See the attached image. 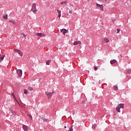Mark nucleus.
<instances>
[{
    "instance_id": "393cba45",
    "label": "nucleus",
    "mask_w": 131,
    "mask_h": 131,
    "mask_svg": "<svg viewBox=\"0 0 131 131\" xmlns=\"http://www.w3.org/2000/svg\"><path fill=\"white\" fill-rule=\"evenodd\" d=\"M28 90H29V91H32V90H33V89H32V87H29Z\"/></svg>"
},
{
    "instance_id": "f8f14e48",
    "label": "nucleus",
    "mask_w": 131,
    "mask_h": 131,
    "mask_svg": "<svg viewBox=\"0 0 131 131\" xmlns=\"http://www.w3.org/2000/svg\"><path fill=\"white\" fill-rule=\"evenodd\" d=\"M117 62V61H116V60H115V59L110 61L111 64H115V63H116Z\"/></svg>"
},
{
    "instance_id": "39448f33",
    "label": "nucleus",
    "mask_w": 131,
    "mask_h": 131,
    "mask_svg": "<svg viewBox=\"0 0 131 131\" xmlns=\"http://www.w3.org/2000/svg\"><path fill=\"white\" fill-rule=\"evenodd\" d=\"M17 74L19 77H21L22 76V70H17L16 71Z\"/></svg>"
},
{
    "instance_id": "cd10ccee",
    "label": "nucleus",
    "mask_w": 131,
    "mask_h": 131,
    "mask_svg": "<svg viewBox=\"0 0 131 131\" xmlns=\"http://www.w3.org/2000/svg\"><path fill=\"white\" fill-rule=\"evenodd\" d=\"M94 70H95V71H97V70H98V68H97V67H95L94 68Z\"/></svg>"
},
{
    "instance_id": "5701e85b",
    "label": "nucleus",
    "mask_w": 131,
    "mask_h": 131,
    "mask_svg": "<svg viewBox=\"0 0 131 131\" xmlns=\"http://www.w3.org/2000/svg\"><path fill=\"white\" fill-rule=\"evenodd\" d=\"M21 35H23L25 38H26V35L24 33H21Z\"/></svg>"
},
{
    "instance_id": "6e6552de",
    "label": "nucleus",
    "mask_w": 131,
    "mask_h": 131,
    "mask_svg": "<svg viewBox=\"0 0 131 131\" xmlns=\"http://www.w3.org/2000/svg\"><path fill=\"white\" fill-rule=\"evenodd\" d=\"M23 128L25 131H28V126H27L26 125H23Z\"/></svg>"
},
{
    "instance_id": "4be33fe9",
    "label": "nucleus",
    "mask_w": 131,
    "mask_h": 131,
    "mask_svg": "<svg viewBox=\"0 0 131 131\" xmlns=\"http://www.w3.org/2000/svg\"><path fill=\"white\" fill-rule=\"evenodd\" d=\"M127 73L128 74H130V73H131V70H130V69H128V70H127Z\"/></svg>"
},
{
    "instance_id": "ddd939ff",
    "label": "nucleus",
    "mask_w": 131,
    "mask_h": 131,
    "mask_svg": "<svg viewBox=\"0 0 131 131\" xmlns=\"http://www.w3.org/2000/svg\"><path fill=\"white\" fill-rule=\"evenodd\" d=\"M57 12L58 13V17H59V18H61V11L58 9H57Z\"/></svg>"
},
{
    "instance_id": "f257e3e1",
    "label": "nucleus",
    "mask_w": 131,
    "mask_h": 131,
    "mask_svg": "<svg viewBox=\"0 0 131 131\" xmlns=\"http://www.w3.org/2000/svg\"><path fill=\"white\" fill-rule=\"evenodd\" d=\"M124 109V104L123 103H121L119 104L118 106L116 107V110L120 113V108Z\"/></svg>"
},
{
    "instance_id": "bb28decb",
    "label": "nucleus",
    "mask_w": 131,
    "mask_h": 131,
    "mask_svg": "<svg viewBox=\"0 0 131 131\" xmlns=\"http://www.w3.org/2000/svg\"><path fill=\"white\" fill-rule=\"evenodd\" d=\"M9 22L13 23V24H15V22L13 20H9Z\"/></svg>"
},
{
    "instance_id": "a878e982",
    "label": "nucleus",
    "mask_w": 131,
    "mask_h": 131,
    "mask_svg": "<svg viewBox=\"0 0 131 131\" xmlns=\"http://www.w3.org/2000/svg\"><path fill=\"white\" fill-rule=\"evenodd\" d=\"M28 116L29 117V118H31V119H32V116L31 115H28Z\"/></svg>"
},
{
    "instance_id": "7c9ffc66",
    "label": "nucleus",
    "mask_w": 131,
    "mask_h": 131,
    "mask_svg": "<svg viewBox=\"0 0 131 131\" xmlns=\"http://www.w3.org/2000/svg\"><path fill=\"white\" fill-rule=\"evenodd\" d=\"M112 22H113V23H114V22H115V19H113L112 20Z\"/></svg>"
},
{
    "instance_id": "20e7f679",
    "label": "nucleus",
    "mask_w": 131,
    "mask_h": 131,
    "mask_svg": "<svg viewBox=\"0 0 131 131\" xmlns=\"http://www.w3.org/2000/svg\"><path fill=\"white\" fill-rule=\"evenodd\" d=\"M14 52H15V53H17V54L20 55L21 56V57H22V56H23V53H22V52H21V51H20V50H19V49H14Z\"/></svg>"
},
{
    "instance_id": "4468645a",
    "label": "nucleus",
    "mask_w": 131,
    "mask_h": 131,
    "mask_svg": "<svg viewBox=\"0 0 131 131\" xmlns=\"http://www.w3.org/2000/svg\"><path fill=\"white\" fill-rule=\"evenodd\" d=\"M3 18L4 19H8V14H3Z\"/></svg>"
},
{
    "instance_id": "a211bd4d",
    "label": "nucleus",
    "mask_w": 131,
    "mask_h": 131,
    "mask_svg": "<svg viewBox=\"0 0 131 131\" xmlns=\"http://www.w3.org/2000/svg\"><path fill=\"white\" fill-rule=\"evenodd\" d=\"M24 93L26 95H27V94H28V91H27V90L25 89L24 90Z\"/></svg>"
},
{
    "instance_id": "c756f323",
    "label": "nucleus",
    "mask_w": 131,
    "mask_h": 131,
    "mask_svg": "<svg viewBox=\"0 0 131 131\" xmlns=\"http://www.w3.org/2000/svg\"><path fill=\"white\" fill-rule=\"evenodd\" d=\"M69 13V14H72V11L70 10Z\"/></svg>"
},
{
    "instance_id": "9d476101",
    "label": "nucleus",
    "mask_w": 131,
    "mask_h": 131,
    "mask_svg": "<svg viewBox=\"0 0 131 131\" xmlns=\"http://www.w3.org/2000/svg\"><path fill=\"white\" fill-rule=\"evenodd\" d=\"M61 32H62L63 34L65 35L66 33H67V30H66V29H62L61 30Z\"/></svg>"
},
{
    "instance_id": "dca6fc26",
    "label": "nucleus",
    "mask_w": 131,
    "mask_h": 131,
    "mask_svg": "<svg viewBox=\"0 0 131 131\" xmlns=\"http://www.w3.org/2000/svg\"><path fill=\"white\" fill-rule=\"evenodd\" d=\"M51 62V59H49V60H47V62H46L47 65H50V63Z\"/></svg>"
},
{
    "instance_id": "aec40b11",
    "label": "nucleus",
    "mask_w": 131,
    "mask_h": 131,
    "mask_svg": "<svg viewBox=\"0 0 131 131\" xmlns=\"http://www.w3.org/2000/svg\"><path fill=\"white\" fill-rule=\"evenodd\" d=\"M61 5H63L64 4H65L66 5V4H67V1H63L62 2L60 3Z\"/></svg>"
},
{
    "instance_id": "f3484780",
    "label": "nucleus",
    "mask_w": 131,
    "mask_h": 131,
    "mask_svg": "<svg viewBox=\"0 0 131 131\" xmlns=\"http://www.w3.org/2000/svg\"><path fill=\"white\" fill-rule=\"evenodd\" d=\"M104 41L105 42H106V43H108V42H109V39L107 38H104Z\"/></svg>"
},
{
    "instance_id": "c85d7f7f",
    "label": "nucleus",
    "mask_w": 131,
    "mask_h": 131,
    "mask_svg": "<svg viewBox=\"0 0 131 131\" xmlns=\"http://www.w3.org/2000/svg\"><path fill=\"white\" fill-rule=\"evenodd\" d=\"M117 31H118L117 33H119V32H120V30L119 29H117Z\"/></svg>"
},
{
    "instance_id": "473e14b6",
    "label": "nucleus",
    "mask_w": 131,
    "mask_h": 131,
    "mask_svg": "<svg viewBox=\"0 0 131 131\" xmlns=\"http://www.w3.org/2000/svg\"><path fill=\"white\" fill-rule=\"evenodd\" d=\"M104 2H106V0H104Z\"/></svg>"
},
{
    "instance_id": "412c9836",
    "label": "nucleus",
    "mask_w": 131,
    "mask_h": 131,
    "mask_svg": "<svg viewBox=\"0 0 131 131\" xmlns=\"http://www.w3.org/2000/svg\"><path fill=\"white\" fill-rule=\"evenodd\" d=\"M11 95L13 96V97L14 98L15 101H16V102H17V99H16V97H15V95H14V93H12Z\"/></svg>"
},
{
    "instance_id": "0eeeda50",
    "label": "nucleus",
    "mask_w": 131,
    "mask_h": 131,
    "mask_svg": "<svg viewBox=\"0 0 131 131\" xmlns=\"http://www.w3.org/2000/svg\"><path fill=\"white\" fill-rule=\"evenodd\" d=\"M36 35H37V36H40V37H42L43 36H45V35L44 33H37L36 34Z\"/></svg>"
},
{
    "instance_id": "423d86ee",
    "label": "nucleus",
    "mask_w": 131,
    "mask_h": 131,
    "mask_svg": "<svg viewBox=\"0 0 131 131\" xmlns=\"http://www.w3.org/2000/svg\"><path fill=\"white\" fill-rule=\"evenodd\" d=\"M96 6H97V7H99V8H100V10H101V11L104 10V7H103L102 5H100V4L97 3Z\"/></svg>"
},
{
    "instance_id": "b1692460",
    "label": "nucleus",
    "mask_w": 131,
    "mask_h": 131,
    "mask_svg": "<svg viewBox=\"0 0 131 131\" xmlns=\"http://www.w3.org/2000/svg\"><path fill=\"white\" fill-rule=\"evenodd\" d=\"M11 112L12 113V114H13V115H16L17 114L14 111H11Z\"/></svg>"
},
{
    "instance_id": "6ab92c4d",
    "label": "nucleus",
    "mask_w": 131,
    "mask_h": 131,
    "mask_svg": "<svg viewBox=\"0 0 131 131\" xmlns=\"http://www.w3.org/2000/svg\"><path fill=\"white\" fill-rule=\"evenodd\" d=\"M114 91H117V90H118V87H117V85H115L114 86Z\"/></svg>"
},
{
    "instance_id": "f03ea898",
    "label": "nucleus",
    "mask_w": 131,
    "mask_h": 131,
    "mask_svg": "<svg viewBox=\"0 0 131 131\" xmlns=\"http://www.w3.org/2000/svg\"><path fill=\"white\" fill-rule=\"evenodd\" d=\"M32 12L35 14L36 12H37V10L36 9V5H35V3H33L32 4V9H31Z\"/></svg>"
},
{
    "instance_id": "1a4fd4ad",
    "label": "nucleus",
    "mask_w": 131,
    "mask_h": 131,
    "mask_svg": "<svg viewBox=\"0 0 131 131\" xmlns=\"http://www.w3.org/2000/svg\"><path fill=\"white\" fill-rule=\"evenodd\" d=\"M4 59H5V55H3L1 54H0V62L2 63V62L4 60Z\"/></svg>"
},
{
    "instance_id": "2eb2a0df",
    "label": "nucleus",
    "mask_w": 131,
    "mask_h": 131,
    "mask_svg": "<svg viewBox=\"0 0 131 131\" xmlns=\"http://www.w3.org/2000/svg\"><path fill=\"white\" fill-rule=\"evenodd\" d=\"M40 120L41 121H43L44 122H46V121H48V119H44V118H40Z\"/></svg>"
},
{
    "instance_id": "9b49d317",
    "label": "nucleus",
    "mask_w": 131,
    "mask_h": 131,
    "mask_svg": "<svg viewBox=\"0 0 131 131\" xmlns=\"http://www.w3.org/2000/svg\"><path fill=\"white\" fill-rule=\"evenodd\" d=\"M81 45V42L80 41H76L73 43L74 46H76L77 45Z\"/></svg>"
},
{
    "instance_id": "2f4dec72",
    "label": "nucleus",
    "mask_w": 131,
    "mask_h": 131,
    "mask_svg": "<svg viewBox=\"0 0 131 131\" xmlns=\"http://www.w3.org/2000/svg\"><path fill=\"white\" fill-rule=\"evenodd\" d=\"M64 128H67V126H64Z\"/></svg>"
},
{
    "instance_id": "7ed1b4c3",
    "label": "nucleus",
    "mask_w": 131,
    "mask_h": 131,
    "mask_svg": "<svg viewBox=\"0 0 131 131\" xmlns=\"http://www.w3.org/2000/svg\"><path fill=\"white\" fill-rule=\"evenodd\" d=\"M46 95L48 96V99H51L52 98V96L54 94V92H46L45 93Z\"/></svg>"
}]
</instances>
